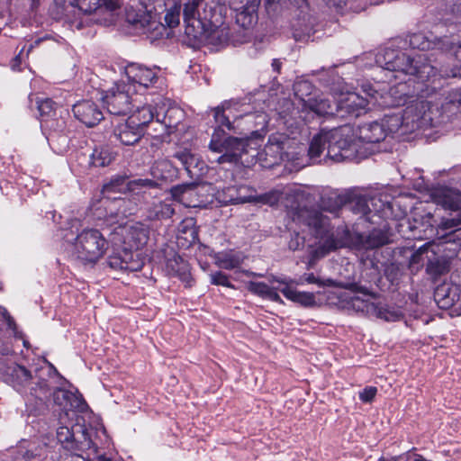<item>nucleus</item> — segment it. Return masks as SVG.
I'll use <instances>...</instances> for the list:
<instances>
[{"instance_id":"45","label":"nucleus","mask_w":461,"mask_h":461,"mask_svg":"<svg viewBox=\"0 0 461 461\" xmlns=\"http://www.w3.org/2000/svg\"><path fill=\"white\" fill-rule=\"evenodd\" d=\"M114 157L108 148L95 149L92 154V164L95 167H106L113 160Z\"/></svg>"},{"instance_id":"25","label":"nucleus","mask_w":461,"mask_h":461,"mask_svg":"<svg viewBox=\"0 0 461 461\" xmlns=\"http://www.w3.org/2000/svg\"><path fill=\"white\" fill-rule=\"evenodd\" d=\"M450 258L432 252L431 256H428L425 271L433 281H436L440 276L447 275L450 271Z\"/></svg>"},{"instance_id":"3","label":"nucleus","mask_w":461,"mask_h":461,"mask_svg":"<svg viewBox=\"0 0 461 461\" xmlns=\"http://www.w3.org/2000/svg\"><path fill=\"white\" fill-rule=\"evenodd\" d=\"M394 203H384L380 198L361 195L352 192L339 194L335 208L347 207L354 214L364 217L366 221L373 222V216L382 214L385 216L387 211H392Z\"/></svg>"},{"instance_id":"63","label":"nucleus","mask_w":461,"mask_h":461,"mask_svg":"<svg viewBox=\"0 0 461 461\" xmlns=\"http://www.w3.org/2000/svg\"><path fill=\"white\" fill-rule=\"evenodd\" d=\"M423 37L420 34H414L411 37L410 39V44L412 48H418V49H421V50H425L426 49V45L427 43L422 41L420 42V40H422Z\"/></svg>"},{"instance_id":"39","label":"nucleus","mask_w":461,"mask_h":461,"mask_svg":"<svg viewBox=\"0 0 461 461\" xmlns=\"http://www.w3.org/2000/svg\"><path fill=\"white\" fill-rule=\"evenodd\" d=\"M54 5L55 9L53 13L56 19L64 20L69 23H74V21L70 19V14H75L77 11L73 0H54Z\"/></svg>"},{"instance_id":"37","label":"nucleus","mask_w":461,"mask_h":461,"mask_svg":"<svg viewBox=\"0 0 461 461\" xmlns=\"http://www.w3.org/2000/svg\"><path fill=\"white\" fill-rule=\"evenodd\" d=\"M245 118L246 122L254 128L251 131V136L249 137V140L251 138H261L260 131L264 130L268 122L267 114L264 112L249 113L245 115Z\"/></svg>"},{"instance_id":"29","label":"nucleus","mask_w":461,"mask_h":461,"mask_svg":"<svg viewBox=\"0 0 461 461\" xmlns=\"http://www.w3.org/2000/svg\"><path fill=\"white\" fill-rule=\"evenodd\" d=\"M125 73L131 82L145 87H148L157 78L156 74L151 69L138 64L127 66Z\"/></svg>"},{"instance_id":"32","label":"nucleus","mask_w":461,"mask_h":461,"mask_svg":"<svg viewBox=\"0 0 461 461\" xmlns=\"http://www.w3.org/2000/svg\"><path fill=\"white\" fill-rule=\"evenodd\" d=\"M125 20L128 23L133 25L136 29H148L151 30L152 25L158 23V19L153 14L147 12L140 14L133 9L126 11Z\"/></svg>"},{"instance_id":"55","label":"nucleus","mask_w":461,"mask_h":461,"mask_svg":"<svg viewBox=\"0 0 461 461\" xmlns=\"http://www.w3.org/2000/svg\"><path fill=\"white\" fill-rule=\"evenodd\" d=\"M429 245H424L415 250L414 252H411V256L409 258V265L410 267L418 265L422 261V256L429 252Z\"/></svg>"},{"instance_id":"27","label":"nucleus","mask_w":461,"mask_h":461,"mask_svg":"<svg viewBox=\"0 0 461 461\" xmlns=\"http://www.w3.org/2000/svg\"><path fill=\"white\" fill-rule=\"evenodd\" d=\"M73 452L85 451L90 449L94 445L90 430L86 426L85 420L82 417L77 419L75 423V431L73 438Z\"/></svg>"},{"instance_id":"44","label":"nucleus","mask_w":461,"mask_h":461,"mask_svg":"<svg viewBox=\"0 0 461 461\" xmlns=\"http://www.w3.org/2000/svg\"><path fill=\"white\" fill-rule=\"evenodd\" d=\"M75 431V424L68 428L67 426H60L57 429V439L61 444L62 447L69 452H73V438Z\"/></svg>"},{"instance_id":"62","label":"nucleus","mask_w":461,"mask_h":461,"mask_svg":"<svg viewBox=\"0 0 461 461\" xmlns=\"http://www.w3.org/2000/svg\"><path fill=\"white\" fill-rule=\"evenodd\" d=\"M113 180H121V181L117 183L118 185H114V186H113L111 188L113 194H122L126 190H129L127 184H126V179L124 177H116Z\"/></svg>"},{"instance_id":"26","label":"nucleus","mask_w":461,"mask_h":461,"mask_svg":"<svg viewBox=\"0 0 461 461\" xmlns=\"http://www.w3.org/2000/svg\"><path fill=\"white\" fill-rule=\"evenodd\" d=\"M113 132L114 136L124 145H133L144 135L142 128L132 124L129 118L124 123L117 125Z\"/></svg>"},{"instance_id":"46","label":"nucleus","mask_w":461,"mask_h":461,"mask_svg":"<svg viewBox=\"0 0 461 461\" xmlns=\"http://www.w3.org/2000/svg\"><path fill=\"white\" fill-rule=\"evenodd\" d=\"M243 261V257L239 253H223L218 257L217 262L220 267L232 269L238 267Z\"/></svg>"},{"instance_id":"57","label":"nucleus","mask_w":461,"mask_h":461,"mask_svg":"<svg viewBox=\"0 0 461 461\" xmlns=\"http://www.w3.org/2000/svg\"><path fill=\"white\" fill-rule=\"evenodd\" d=\"M50 395H52L54 403L59 406H62L68 399V392L59 388H55L53 392L50 391Z\"/></svg>"},{"instance_id":"42","label":"nucleus","mask_w":461,"mask_h":461,"mask_svg":"<svg viewBox=\"0 0 461 461\" xmlns=\"http://www.w3.org/2000/svg\"><path fill=\"white\" fill-rule=\"evenodd\" d=\"M167 0H140V4L145 9V12L153 14L158 19V23L161 24V15L166 10Z\"/></svg>"},{"instance_id":"4","label":"nucleus","mask_w":461,"mask_h":461,"mask_svg":"<svg viewBox=\"0 0 461 461\" xmlns=\"http://www.w3.org/2000/svg\"><path fill=\"white\" fill-rule=\"evenodd\" d=\"M327 158L335 162L353 160L357 158L355 131L349 124L327 130Z\"/></svg>"},{"instance_id":"17","label":"nucleus","mask_w":461,"mask_h":461,"mask_svg":"<svg viewBox=\"0 0 461 461\" xmlns=\"http://www.w3.org/2000/svg\"><path fill=\"white\" fill-rule=\"evenodd\" d=\"M391 228L384 224L383 227L374 228L368 233H361L358 249H376L393 242Z\"/></svg>"},{"instance_id":"16","label":"nucleus","mask_w":461,"mask_h":461,"mask_svg":"<svg viewBox=\"0 0 461 461\" xmlns=\"http://www.w3.org/2000/svg\"><path fill=\"white\" fill-rule=\"evenodd\" d=\"M439 203L450 210V217L443 219L440 226L444 230L460 228L461 226V192L456 190L445 191L439 198Z\"/></svg>"},{"instance_id":"2","label":"nucleus","mask_w":461,"mask_h":461,"mask_svg":"<svg viewBox=\"0 0 461 461\" xmlns=\"http://www.w3.org/2000/svg\"><path fill=\"white\" fill-rule=\"evenodd\" d=\"M125 240L131 249L113 251L106 259L107 265L114 270L122 272H137L142 269L144 258L140 249L143 248L149 240V228L140 222H136L126 230Z\"/></svg>"},{"instance_id":"11","label":"nucleus","mask_w":461,"mask_h":461,"mask_svg":"<svg viewBox=\"0 0 461 461\" xmlns=\"http://www.w3.org/2000/svg\"><path fill=\"white\" fill-rule=\"evenodd\" d=\"M121 180H111L103 187L102 203L105 210V218L114 223L120 225L130 215L134 213L136 203L129 198L113 196L111 188L117 185Z\"/></svg>"},{"instance_id":"24","label":"nucleus","mask_w":461,"mask_h":461,"mask_svg":"<svg viewBox=\"0 0 461 461\" xmlns=\"http://www.w3.org/2000/svg\"><path fill=\"white\" fill-rule=\"evenodd\" d=\"M358 139L367 144H375L383 141L385 137V128L379 122L364 123L357 127L356 133Z\"/></svg>"},{"instance_id":"19","label":"nucleus","mask_w":461,"mask_h":461,"mask_svg":"<svg viewBox=\"0 0 461 461\" xmlns=\"http://www.w3.org/2000/svg\"><path fill=\"white\" fill-rule=\"evenodd\" d=\"M369 101L356 93H350L337 101L338 117L359 116L366 110Z\"/></svg>"},{"instance_id":"30","label":"nucleus","mask_w":461,"mask_h":461,"mask_svg":"<svg viewBox=\"0 0 461 461\" xmlns=\"http://www.w3.org/2000/svg\"><path fill=\"white\" fill-rule=\"evenodd\" d=\"M167 269L174 276H177L183 282L189 284L191 273L188 263L179 255L174 254L167 260Z\"/></svg>"},{"instance_id":"8","label":"nucleus","mask_w":461,"mask_h":461,"mask_svg":"<svg viewBox=\"0 0 461 461\" xmlns=\"http://www.w3.org/2000/svg\"><path fill=\"white\" fill-rule=\"evenodd\" d=\"M107 249L103 234L95 229L83 230L74 243V253L84 263H95Z\"/></svg>"},{"instance_id":"56","label":"nucleus","mask_w":461,"mask_h":461,"mask_svg":"<svg viewBox=\"0 0 461 461\" xmlns=\"http://www.w3.org/2000/svg\"><path fill=\"white\" fill-rule=\"evenodd\" d=\"M305 242L304 237L301 236L298 232L291 234V239L288 242V247L291 250L295 251L303 248Z\"/></svg>"},{"instance_id":"43","label":"nucleus","mask_w":461,"mask_h":461,"mask_svg":"<svg viewBox=\"0 0 461 461\" xmlns=\"http://www.w3.org/2000/svg\"><path fill=\"white\" fill-rule=\"evenodd\" d=\"M380 122L383 124L384 128H385L386 135L399 131H401V134H404L402 114L386 115Z\"/></svg>"},{"instance_id":"10","label":"nucleus","mask_w":461,"mask_h":461,"mask_svg":"<svg viewBox=\"0 0 461 461\" xmlns=\"http://www.w3.org/2000/svg\"><path fill=\"white\" fill-rule=\"evenodd\" d=\"M438 112V108L433 109L427 101H418L407 106L402 113L403 133L437 126L439 121L434 118L433 114Z\"/></svg>"},{"instance_id":"13","label":"nucleus","mask_w":461,"mask_h":461,"mask_svg":"<svg viewBox=\"0 0 461 461\" xmlns=\"http://www.w3.org/2000/svg\"><path fill=\"white\" fill-rule=\"evenodd\" d=\"M77 11L75 14H70V19L72 16H79L83 14H95V15H104V21L96 19V23H104L107 25L113 20V12L115 11L119 5L117 3L106 0H78L77 5H75Z\"/></svg>"},{"instance_id":"28","label":"nucleus","mask_w":461,"mask_h":461,"mask_svg":"<svg viewBox=\"0 0 461 461\" xmlns=\"http://www.w3.org/2000/svg\"><path fill=\"white\" fill-rule=\"evenodd\" d=\"M303 106L319 116H338L337 102L327 98H310Z\"/></svg>"},{"instance_id":"60","label":"nucleus","mask_w":461,"mask_h":461,"mask_svg":"<svg viewBox=\"0 0 461 461\" xmlns=\"http://www.w3.org/2000/svg\"><path fill=\"white\" fill-rule=\"evenodd\" d=\"M212 283L216 285H223L227 287H232L228 280V276L222 272H217L212 275Z\"/></svg>"},{"instance_id":"6","label":"nucleus","mask_w":461,"mask_h":461,"mask_svg":"<svg viewBox=\"0 0 461 461\" xmlns=\"http://www.w3.org/2000/svg\"><path fill=\"white\" fill-rule=\"evenodd\" d=\"M292 211L293 220L298 224L306 226L310 235L318 240V244L323 245L332 227L330 218L320 211L307 206H293Z\"/></svg>"},{"instance_id":"40","label":"nucleus","mask_w":461,"mask_h":461,"mask_svg":"<svg viewBox=\"0 0 461 461\" xmlns=\"http://www.w3.org/2000/svg\"><path fill=\"white\" fill-rule=\"evenodd\" d=\"M173 157L180 162L190 177L193 178L197 176L194 169L198 165V158H196L194 154H192L187 149H183L176 151Z\"/></svg>"},{"instance_id":"12","label":"nucleus","mask_w":461,"mask_h":461,"mask_svg":"<svg viewBox=\"0 0 461 461\" xmlns=\"http://www.w3.org/2000/svg\"><path fill=\"white\" fill-rule=\"evenodd\" d=\"M0 376L17 391L31 384L33 378L27 367L8 360H0Z\"/></svg>"},{"instance_id":"50","label":"nucleus","mask_w":461,"mask_h":461,"mask_svg":"<svg viewBox=\"0 0 461 461\" xmlns=\"http://www.w3.org/2000/svg\"><path fill=\"white\" fill-rule=\"evenodd\" d=\"M37 109L41 116H50L54 112V102L50 98L39 100L35 98Z\"/></svg>"},{"instance_id":"15","label":"nucleus","mask_w":461,"mask_h":461,"mask_svg":"<svg viewBox=\"0 0 461 461\" xmlns=\"http://www.w3.org/2000/svg\"><path fill=\"white\" fill-rule=\"evenodd\" d=\"M305 281L309 284H317L319 286H330L336 288H342L350 290L353 293H360L365 295H369L372 298H376L377 294L373 292L372 280H365V276L358 282H341L333 279H327L322 281L317 278L312 273L308 274L305 277Z\"/></svg>"},{"instance_id":"22","label":"nucleus","mask_w":461,"mask_h":461,"mask_svg":"<svg viewBox=\"0 0 461 461\" xmlns=\"http://www.w3.org/2000/svg\"><path fill=\"white\" fill-rule=\"evenodd\" d=\"M200 187H203V182L193 181L172 186L170 188V194L174 200L188 207H195V204L192 203L194 202V198L198 195Z\"/></svg>"},{"instance_id":"34","label":"nucleus","mask_w":461,"mask_h":461,"mask_svg":"<svg viewBox=\"0 0 461 461\" xmlns=\"http://www.w3.org/2000/svg\"><path fill=\"white\" fill-rule=\"evenodd\" d=\"M160 112L161 115L159 122H161L168 131L167 134H169L171 131L177 128L185 116L184 111L177 106L168 107L165 111L160 109Z\"/></svg>"},{"instance_id":"1","label":"nucleus","mask_w":461,"mask_h":461,"mask_svg":"<svg viewBox=\"0 0 461 461\" xmlns=\"http://www.w3.org/2000/svg\"><path fill=\"white\" fill-rule=\"evenodd\" d=\"M184 2L185 34L190 46L194 48H199L202 45L220 46L229 41L230 34L227 28L212 24L206 14L202 16L200 9L203 0Z\"/></svg>"},{"instance_id":"61","label":"nucleus","mask_w":461,"mask_h":461,"mask_svg":"<svg viewBox=\"0 0 461 461\" xmlns=\"http://www.w3.org/2000/svg\"><path fill=\"white\" fill-rule=\"evenodd\" d=\"M339 195H336L333 198H329L327 200L322 201L323 209L330 212H336L339 211L341 208H335L337 205V198Z\"/></svg>"},{"instance_id":"64","label":"nucleus","mask_w":461,"mask_h":461,"mask_svg":"<svg viewBox=\"0 0 461 461\" xmlns=\"http://www.w3.org/2000/svg\"><path fill=\"white\" fill-rule=\"evenodd\" d=\"M160 213L162 217L169 218L175 213V210L170 204H162Z\"/></svg>"},{"instance_id":"38","label":"nucleus","mask_w":461,"mask_h":461,"mask_svg":"<svg viewBox=\"0 0 461 461\" xmlns=\"http://www.w3.org/2000/svg\"><path fill=\"white\" fill-rule=\"evenodd\" d=\"M281 293L289 300L298 303L303 306L309 307L316 304L315 295L312 293L298 292L285 285Z\"/></svg>"},{"instance_id":"20","label":"nucleus","mask_w":461,"mask_h":461,"mask_svg":"<svg viewBox=\"0 0 461 461\" xmlns=\"http://www.w3.org/2000/svg\"><path fill=\"white\" fill-rule=\"evenodd\" d=\"M288 144L289 140L285 135L274 134L269 137L263 152L271 158L270 163L272 165L279 164L289 159V155L285 151Z\"/></svg>"},{"instance_id":"58","label":"nucleus","mask_w":461,"mask_h":461,"mask_svg":"<svg viewBox=\"0 0 461 461\" xmlns=\"http://www.w3.org/2000/svg\"><path fill=\"white\" fill-rule=\"evenodd\" d=\"M269 285L262 282H249L248 284V290L251 293L262 296Z\"/></svg>"},{"instance_id":"54","label":"nucleus","mask_w":461,"mask_h":461,"mask_svg":"<svg viewBox=\"0 0 461 461\" xmlns=\"http://www.w3.org/2000/svg\"><path fill=\"white\" fill-rule=\"evenodd\" d=\"M411 252V249L409 247H397L395 249L386 248L384 250H383V253H385L389 259L393 260L395 256L407 257Z\"/></svg>"},{"instance_id":"41","label":"nucleus","mask_w":461,"mask_h":461,"mask_svg":"<svg viewBox=\"0 0 461 461\" xmlns=\"http://www.w3.org/2000/svg\"><path fill=\"white\" fill-rule=\"evenodd\" d=\"M444 44L451 45V50H454V56L456 59L461 63V44L455 46L453 43H450L447 40L444 41ZM438 73L444 77H461V64L455 65L453 68H440L438 69Z\"/></svg>"},{"instance_id":"59","label":"nucleus","mask_w":461,"mask_h":461,"mask_svg":"<svg viewBox=\"0 0 461 461\" xmlns=\"http://www.w3.org/2000/svg\"><path fill=\"white\" fill-rule=\"evenodd\" d=\"M377 393L376 387H366L359 393V398L364 402H371L375 399Z\"/></svg>"},{"instance_id":"14","label":"nucleus","mask_w":461,"mask_h":461,"mask_svg":"<svg viewBox=\"0 0 461 461\" xmlns=\"http://www.w3.org/2000/svg\"><path fill=\"white\" fill-rule=\"evenodd\" d=\"M125 86L116 85L103 97L107 111L113 115H127L131 110V97Z\"/></svg>"},{"instance_id":"7","label":"nucleus","mask_w":461,"mask_h":461,"mask_svg":"<svg viewBox=\"0 0 461 461\" xmlns=\"http://www.w3.org/2000/svg\"><path fill=\"white\" fill-rule=\"evenodd\" d=\"M221 131L220 129L215 131L209 145L211 150L221 153L216 159L217 163L240 164L242 155L248 153L249 138L228 136L221 139Z\"/></svg>"},{"instance_id":"48","label":"nucleus","mask_w":461,"mask_h":461,"mask_svg":"<svg viewBox=\"0 0 461 461\" xmlns=\"http://www.w3.org/2000/svg\"><path fill=\"white\" fill-rule=\"evenodd\" d=\"M401 270L402 264L396 260L391 259L390 262L384 264V275L386 279L393 285L399 280Z\"/></svg>"},{"instance_id":"36","label":"nucleus","mask_w":461,"mask_h":461,"mask_svg":"<svg viewBox=\"0 0 461 461\" xmlns=\"http://www.w3.org/2000/svg\"><path fill=\"white\" fill-rule=\"evenodd\" d=\"M328 146L327 130L315 134L309 144L308 155L312 160H317Z\"/></svg>"},{"instance_id":"52","label":"nucleus","mask_w":461,"mask_h":461,"mask_svg":"<svg viewBox=\"0 0 461 461\" xmlns=\"http://www.w3.org/2000/svg\"><path fill=\"white\" fill-rule=\"evenodd\" d=\"M130 191H136L140 187L153 188L157 186V183L150 179H136L126 183Z\"/></svg>"},{"instance_id":"21","label":"nucleus","mask_w":461,"mask_h":461,"mask_svg":"<svg viewBox=\"0 0 461 461\" xmlns=\"http://www.w3.org/2000/svg\"><path fill=\"white\" fill-rule=\"evenodd\" d=\"M75 116L87 127L96 125L103 119V113L90 101H83L73 106Z\"/></svg>"},{"instance_id":"18","label":"nucleus","mask_w":461,"mask_h":461,"mask_svg":"<svg viewBox=\"0 0 461 461\" xmlns=\"http://www.w3.org/2000/svg\"><path fill=\"white\" fill-rule=\"evenodd\" d=\"M50 396V389L46 381H39L32 387L27 399V406L31 414L38 416L47 410V400Z\"/></svg>"},{"instance_id":"33","label":"nucleus","mask_w":461,"mask_h":461,"mask_svg":"<svg viewBox=\"0 0 461 461\" xmlns=\"http://www.w3.org/2000/svg\"><path fill=\"white\" fill-rule=\"evenodd\" d=\"M352 308L357 312H361L366 315L375 316L380 319L388 320V312L375 303L361 300L359 297H354L352 299Z\"/></svg>"},{"instance_id":"49","label":"nucleus","mask_w":461,"mask_h":461,"mask_svg":"<svg viewBox=\"0 0 461 461\" xmlns=\"http://www.w3.org/2000/svg\"><path fill=\"white\" fill-rule=\"evenodd\" d=\"M230 106L228 104H224L221 106H218L212 109L213 116L219 126L225 125L229 130L233 129L231 122H230L229 115L225 114V111L229 110Z\"/></svg>"},{"instance_id":"35","label":"nucleus","mask_w":461,"mask_h":461,"mask_svg":"<svg viewBox=\"0 0 461 461\" xmlns=\"http://www.w3.org/2000/svg\"><path fill=\"white\" fill-rule=\"evenodd\" d=\"M160 111L154 112V109L151 105L143 106L140 109H138L136 113L130 116L129 119L131 121L132 124L137 125L139 128H142V131H145L146 126L154 119L158 122L160 121Z\"/></svg>"},{"instance_id":"51","label":"nucleus","mask_w":461,"mask_h":461,"mask_svg":"<svg viewBox=\"0 0 461 461\" xmlns=\"http://www.w3.org/2000/svg\"><path fill=\"white\" fill-rule=\"evenodd\" d=\"M312 85L308 81L297 82L294 85V95L304 103L303 96L310 94Z\"/></svg>"},{"instance_id":"9","label":"nucleus","mask_w":461,"mask_h":461,"mask_svg":"<svg viewBox=\"0 0 461 461\" xmlns=\"http://www.w3.org/2000/svg\"><path fill=\"white\" fill-rule=\"evenodd\" d=\"M386 64L388 69L402 71L407 75L414 76L421 81H426L438 73V68L429 64L424 55L411 58L404 52H398Z\"/></svg>"},{"instance_id":"23","label":"nucleus","mask_w":461,"mask_h":461,"mask_svg":"<svg viewBox=\"0 0 461 461\" xmlns=\"http://www.w3.org/2000/svg\"><path fill=\"white\" fill-rule=\"evenodd\" d=\"M261 0H248L240 8L236 9V23L245 30L254 27L258 23V9Z\"/></svg>"},{"instance_id":"5","label":"nucleus","mask_w":461,"mask_h":461,"mask_svg":"<svg viewBox=\"0 0 461 461\" xmlns=\"http://www.w3.org/2000/svg\"><path fill=\"white\" fill-rule=\"evenodd\" d=\"M360 239V232H351L347 226H339L335 231L333 227H331L330 235L326 241L323 242V245H318L317 248L311 251L308 268L312 267L316 261L338 249L352 248L358 249Z\"/></svg>"},{"instance_id":"47","label":"nucleus","mask_w":461,"mask_h":461,"mask_svg":"<svg viewBox=\"0 0 461 461\" xmlns=\"http://www.w3.org/2000/svg\"><path fill=\"white\" fill-rule=\"evenodd\" d=\"M153 174L157 177L167 180L176 174V168L168 160H161L153 167Z\"/></svg>"},{"instance_id":"53","label":"nucleus","mask_w":461,"mask_h":461,"mask_svg":"<svg viewBox=\"0 0 461 461\" xmlns=\"http://www.w3.org/2000/svg\"><path fill=\"white\" fill-rule=\"evenodd\" d=\"M281 194L282 193L279 191H271L269 193L259 195L257 198V201L273 206L278 203Z\"/></svg>"},{"instance_id":"31","label":"nucleus","mask_w":461,"mask_h":461,"mask_svg":"<svg viewBox=\"0 0 461 461\" xmlns=\"http://www.w3.org/2000/svg\"><path fill=\"white\" fill-rule=\"evenodd\" d=\"M433 296L439 308L449 309L456 300V289L447 284H442L435 289Z\"/></svg>"}]
</instances>
